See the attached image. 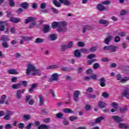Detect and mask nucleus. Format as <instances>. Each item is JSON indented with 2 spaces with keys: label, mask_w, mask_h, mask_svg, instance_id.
<instances>
[{
  "label": "nucleus",
  "mask_w": 129,
  "mask_h": 129,
  "mask_svg": "<svg viewBox=\"0 0 129 129\" xmlns=\"http://www.w3.org/2000/svg\"><path fill=\"white\" fill-rule=\"evenodd\" d=\"M95 57H96V55L94 53L89 54L88 56V59H92L93 58H95Z\"/></svg>",
  "instance_id": "obj_54"
},
{
  "label": "nucleus",
  "mask_w": 129,
  "mask_h": 129,
  "mask_svg": "<svg viewBox=\"0 0 129 129\" xmlns=\"http://www.w3.org/2000/svg\"><path fill=\"white\" fill-rule=\"evenodd\" d=\"M59 80V74L58 73H53L49 80V82H53V81H58Z\"/></svg>",
  "instance_id": "obj_7"
},
{
  "label": "nucleus",
  "mask_w": 129,
  "mask_h": 129,
  "mask_svg": "<svg viewBox=\"0 0 129 129\" xmlns=\"http://www.w3.org/2000/svg\"><path fill=\"white\" fill-rule=\"evenodd\" d=\"M26 73L28 76L30 75L32 76H35V75L41 76V71H40V70L37 69V68L33 64L28 65Z\"/></svg>",
  "instance_id": "obj_2"
},
{
  "label": "nucleus",
  "mask_w": 129,
  "mask_h": 129,
  "mask_svg": "<svg viewBox=\"0 0 129 129\" xmlns=\"http://www.w3.org/2000/svg\"><path fill=\"white\" fill-rule=\"evenodd\" d=\"M60 68V66L57 64H52L46 67L47 70H50L51 69H57Z\"/></svg>",
  "instance_id": "obj_21"
},
{
  "label": "nucleus",
  "mask_w": 129,
  "mask_h": 129,
  "mask_svg": "<svg viewBox=\"0 0 129 129\" xmlns=\"http://www.w3.org/2000/svg\"><path fill=\"white\" fill-rule=\"evenodd\" d=\"M32 125H33V123H29L28 124V125L25 126V128L26 129H31L32 128Z\"/></svg>",
  "instance_id": "obj_64"
},
{
  "label": "nucleus",
  "mask_w": 129,
  "mask_h": 129,
  "mask_svg": "<svg viewBox=\"0 0 129 129\" xmlns=\"http://www.w3.org/2000/svg\"><path fill=\"white\" fill-rule=\"evenodd\" d=\"M96 61H97V60L95 59L89 60H88V64H89V65H91L93 62H96Z\"/></svg>",
  "instance_id": "obj_51"
},
{
  "label": "nucleus",
  "mask_w": 129,
  "mask_h": 129,
  "mask_svg": "<svg viewBox=\"0 0 129 129\" xmlns=\"http://www.w3.org/2000/svg\"><path fill=\"white\" fill-rule=\"evenodd\" d=\"M63 112L64 113H75L74 111L68 108H66L62 110Z\"/></svg>",
  "instance_id": "obj_22"
},
{
  "label": "nucleus",
  "mask_w": 129,
  "mask_h": 129,
  "mask_svg": "<svg viewBox=\"0 0 129 129\" xmlns=\"http://www.w3.org/2000/svg\"><path fill=\"white\" fill-rule=\"evenodd\" d=\"M105 106H106V104H105V103L102 102V101H99V103H98L99 108H104Z\"/></svg>",
  "instance_id": "obj_25"
},
{
  "label": "nucleus",
  "mask_w": 129,
  "mask_h": 129,
  "mask_svg": "<svg viewBox=\"0 0 129 129\" xmlns=\"http://www.w3.org/2000/svg\"><path fill=\"white\" fill-rule=\"evenodd\" d=\"M25 91V89L17 90L16 92V98L19 100L22 99V98H23V96H22V93H24Z\"/></svg>",
  "instance_id": "obj_9"
},
{
  "label": "nucleus",
  "mask_w": 129,
  "mask_h": 129,
  "mask_svg": "<svg viewBox=\"0 0 129 129\" xmlns=\"http://www.w3.org/2000/svg\"><path fill=\"white\" fill-rule=\"evenodd\" d=\"M60 70L64 72H70V71H72V70H73V68L63 67L60 69Z\"/></svg>",
  "instance_id": "obj_23"
},
{
  "label": "nucleus",
  "mask_w": 129,
  "mask_h": 129,
  "mask_svg": "<svg viewBox=\"0 0 129 129\" xmlns=\"http://www.w3.org/2000/svg\"><path fill=\"white\" fill-rule=\"evenodd\" d=\"M103 119H104V118L102 116L99 117V118H96L95 119L96 123H99V122H100L101 120H103Z\"/></svg>",
  "instance_id": "obj_41"
},
{
  "label": "nucleus",
  "mask_w": 129,
  "mask_h": 129,
  "mask_svg": "<svg viewBox=\"0 0 129 129\" xmlns=\"http://www.w3.org/2000/svg\"><path fill=\"white\" fill-rule=\"evenodd\" d=\"M25 124L24 123H19L18 124L19 128H24L25 127Z\"/></svg>",
  "instance_id": "obj_60"
},
{
  "label": "nucleus",
  "mask_w": 129,
  "mask_h": 129,
  "mask_svg": "<svg viewBox=\"0 0 129 129\" xmlns=\"http://www.w3.org/2000/svg\"><path fill=\"white\" fill-rule=\"evenodd\" d=\"M49 39L50 41H55L57 40V36L56 34H51L49 36Z\"/></svg>",
  "instance_id": "obj_35"
},
{
  "label": "nucleus",
  "mask_w": 129,
  "mask_h": 129,
  "mask_svg": "<svg viewBox=\"0 0 129 129\" xmlns=\"http://www.w3.org/2000/svg\"><path fill=\"white\" fill-rule=\"evenodd\" d=\"M90 29H91V27H90V26L86 25L84 27L82 32H83V33H85V32H86L87 30H90Z\"/></svg>",
  "instance_id": "obj_44"
},
{
  "label": "nucleus",
  "mask_w": 129,
  "mask_h": 129,
  "mask_svg": "<svg viewBox=\"0 0 129 129\" xmlns=\"http://www.w3.org/2000/svg\"><path fill=\"white\" fill-rule=\"evenodd\" d=\"M90 52H96L97 51V48L96 47H92L90 48Z\"/></svg>",
  "instance_id": "obj_56"
},
{
  "label": "nucleus",
  "mask_w": 129,
  "mask_h": 129,
  "mask_svg": "<svg viewBox=\"0 0 129 129\" xmlns=\"http://www.w3.org/2000/svg\"><path fill=\"white\" fill-rule=\"evenodd\" d=\"M117 49H118V46L115 45H110L109 52L111 53H115Z\"/></svg>",
  "instance_id": "obj_17"
},
{
  "label": "nucleus",
  "mask_w": 129,
  "mask_h": 129,
  "mask_svg": "<svg viewBox=\"0 0 129 129\" xmlns=\"http://www.w3.org/2000/svg\"><path fill=\"white\" fill-rule=\"evenodd\" d=\"M87 74H92L93 73V70L91 69H89L86 71Z\"/></svg>",
  "instance_id": "obj_62"
},
{
  "label": "nucleus",
  "mask_w": 129,
  "mask_h": 129,
  "mask_svg": "<svg viewBox=\"0 0 129 129\" xmlns=\"http://www.w3.org/2000/svg\"><path fill=\"white\" fill-rule=\"evenodd\" d=\"M97 8L99 12H104V11H106L107 10L106 7L103 5L102 3L99 4L97 6Z\"/></svg>",
  "instance_id": "obj_11"
},
{
  "label": "nucleus",
  "mask_w": 129,
  "mask_h": 129,
  "mask_svg": "<svg viewBox=\"0 0 129 129\" xmlns=\"http://www.w3.org/2000/svg\"><path fill=\"white\" fill-rule=\"evenodd\" d=\"M14 114V112L12 111H7L6 113L5 116L4 117L6 120H10L11 119V115Z\"/></svg>",
  "instance_id": "obj_10"
},
{
  "label": "nucleus",
  "mask_w": 129,
  "mask_h": 129,
  "mask_svg": "<svg viewBox=\"0 0 129 129\" xmlns=\"http://www.w3.org/2000/svg\"><path fill=\"white\" fill-rule=\"evenodd\" d=\"M112 40V37L111 36H109L108 38H106L104 41V43L106 45H109V42H110Z\"/></svg>",
  "instance_id": "obj_27"
},
{
  "label": "nucleus",
  "mask_w": 129,
  "mask_h": 129,
  "mask_svg": "<svg viewBox=\"0 0 129 129\" xmlns=\"http://www.w3.org/2000/svg\"><path fill=\"white\" fill-rule=\"evenodd\" d=\"M6 99H7V95H2L0 99V104H4V103H5V101H6Z\"/></svg>",
  "instance_id": "obj_26"
},
{
  "label": "nucleus",
  "mask_w": 129,
  "mask_h": 129,
  "mask_svg": "<svg viewBox=\"0 0 129 129\" xmlns=\"http://www.w3.org/2000/svg\"><path fill=\"white\" fill-rule=\"evenodd\" d=\"M51 28L52 29H56L57 32L59 33H65L67 32V22L62 21L61 22H53L51 24Z\"/></svg>",
  "instance_id": "obj_1"
},
{
  "label": "nucleus",
  "mask_w": 129,
  "mask_h": 129,
  "mask_svg": "<svg viewBox=\"0 0 129 129\" xmlns=\"http://www.w3.org/2000/svg\"><path fill=\"white\" fill-rule=\"evenodd\" d=\"M127 81H128L127 76L124 77L123 78L121 79L120 80V82H121V83H125V82H127Z\"/></svg>",
  "instance_id": "obj_46"
},
{
  "label": "nucleus",
  "mask_w": 129,
  "mask_h": 129,
  "mask_svg": "<svg viewBox=\"0 0 129 129\" xmlns=\"http://www.w3.org/2000/svg\"><path fill=\"white\" fill-rule=\"evenodd\" d=\"M77 46L78 47H84V46H85V44L82 41H80L78 43Z\"/></svg>",
  "instance_id": "obj_48"
},
{
  "label": "nucleus",
  "mask_w": 129,
  "mask_h": 129,
  "mask_svg": "<svg viewBox=\"0 0 129 129\" xmlns=\"http://www.w3.org/2000/svg\"><path fill=\"white\" fill-rule=\"evenodd\" d=\"M31 118H32V116H31L29 114L24 115L23 116V118L24 119H25V120H29V119H31Z\"/></svg>",
  "instance_id": "obj_45"
},
{
  "label": "nucleus",
  "mask_w": 129,
  "mask_h": 129,
  "mask_svg": "<svg viewBox=\"0 0 129 129\" xmlns=\"http://www.w3.org/2000/svg\"><path fill=\"white\" fill-rule=\"evenodd\" d=\"M31 97H32V96L30 95L26 96L25 102H26V103H28L30 101V99H31Z\"/></svg>",
  "instance_id": "obj_53"
},
{
  "label": "nucleus",
  "mask_w": 129,
  "mask_h": 129,
  "mask_svg": "<svg viewBox=\"0 0 129 129\" xmlns=\"http://www.w3.org/2000/svg\"><path fill=\"white\" fill-rule=\"evenodd\" d=\"M68 48L67 47V45H60V50L61 52H64V51H66Z\"/></svg>",
  "instance_id": "obj_38"
},
{
  "label": "nucleus",
  "mask_w": 129,
  "mask_h": 129,
  "mask_svg": "<svg viewBox=\"0 0 129 129\" xmlns=\"http://www.w3.org/2000/svg\"><path fill=\"white\" fill-rule=\"evenodd\" d=\"M99 68V63H95L93 65V69L94 70H96L97 69H98Z\"/></svg>",
  "instance_id": "obj_52"
},
{
  "label": "nucleus",
  "mask_w": 129,
  "mask_h": 129,
  "mask_svg": "<svg viewBox=\"0 0 129 129\" xmlns=\"http://www.w3.org/2000/svg\"><path fill=\"white\" fill-rule=\"evenodd\" d=\"M80 50L81 52H82V53H84L85 54L88 53V50L86 49V48H81Z\"/></svg>",
  "instance_id": "obj_55"
},
{
  "label": "nucleus",
  "mask_w": 129,
  "mask_h": 129,
  "mask_svg": "<svg viewBox=\"0 0 129 129\" xmlns=\"http://www.w3.org/2000/svg\"><path fill=\"white\" fill-rule=\"evenodd\" d=\"M74 55L75 57H76L77 58H80V57H82V54H81L80 49H76L74 52Z\"/></svg>",
  "instance_id": "obj_19"
},
{
  "label": "nucleus",
  "mask_w": 129,
  "mask_h": 129,
  "mask_svg": "<svg viewBox=\"0 0 129 129\" xmlns=\"http://www.w3.org/2000/svg\"><path fill=\"white\" fill-rule=\"evenodd\" d=\"M44 39L43 38H36L34 43H36V44H40L42 43H44Z\"/></svg>",
  "instance_id": "obj_28"
},
{
  "label": "nucleus",
  "mask_w": 129,
  "mask_h": 129,
  "mask_svg": "<svg viewBox=\"0 0 129 129\" xmlns=\"http://www.w3.org/2000/svg\"><path fill=\"white\" fill-rule=\"evenodd\" d=\"M10 21V22H12V23H14V24H18V23H20L21 21V19L19 18L11 17Z\"/></svg>",
  "instance_id": "obj_18"
},
{
  "label": "nucleus",
  "mask_w": 129,
  "mask_h": 129,
  "mask_svg": "<svg viewBox=\"0 0 129 129\" xmlns=\"http://www.w3.org/2000/svg\"><path fill=\"white\" fill-rule=\"evenodd\" d=\"M21 7L24 10H26L29 8V4L26 2L22 3L21 4Z\"/></svg>",
  "instance_id": "obj_32"
},
{
  "label": "nucleus",
  "mask_w": 129,
  "mask_h": 129,
  "mask_svg": "<svg viewBox=\"0 0 129 129\" xmlns=\"http://www.w3.org/2000/svg\"><path fill=\"white\" fill-rule=\"evenodd\" d=\"M121 97H125L126 99H129V88H125L122 92L121 93Z\"/></svg>",
  "instance_id": "obj_6"
},
{
  "label": "nucleus",
  "mask_w": 129,
  "mask_h": 129,
  "mask_svg": "<svg viewBox=\"0 0 129 129\" xmlns=\"http://www.w3.org/2000/svg\"><path fill=\"white\" fill-rule=\"evenodd\" d=\"M50 126L49 125H46L45 124H41L38 127V129H49Z\"/></svg>",
  "instance_id": "obj_29"
},
{
  "label": "nucleus",
  "mask_w": 129,
  "mask_h": 129,
  "mask_svg": "<svg viewBox=\"0 0 129 129\" xmlns=\"http://www.w3.org/2000/svg\"><path fill=\"white\" fill-rule=\"evenodd\" d=\"M87 97H88V98L95 99V98H96V95L92 94H87Z\"/></svg>",
  "instance_id": "obj_39"
},
{
  "label": "nucleus",
  "mask_w": 129,
  "mask_h": 129,
  "mask_svg": "<svg viewBox=\"0 0 129 129\" xmlns=\"http://www.w3.org/2000/svg\"><path fill=\"white\" fill-rule=\"evenodd\" d=\"M119 127L120 128H128V126L126 125V124L124 123H119Z\"/></svg>",
  "instance_id": "obj_31"
},
{
  "label": "nucleus",
  "mask_w": 129,
  "mask_h": 129,
  "mask_svg": "<svg viewBox=\"0 0 129 129\" xmlns=\"http://www.w3.org/2000/svg\"><path fill=\"white\" fill-rule=\"evenodd\" d=\"M21 86H22L21 84H15L12 85V87L13 89H19Z\"/></svg>",
  "instance_id": "obj_33"
},
{
  "label": "nucleus",
  "mask_w": 129,
  "mask_h": 129,
  "mask_svg": "<svg viewBox=\"0 0 129 129\" xmlns=\"http://www.w3.org/2000/svg\"><path fill=\"white\" fill-rule=\"evenodd\" d=\"M35 21H37V18L33 17H29L25 20V24H29V23H33L35 22Z\"/></svg>",
  "instance_id": "obj_15"
},
{
  "label": "nucleus",
  "mask_w": 129,
  "mask_h": 129,
  "mask_svg": "<svg viewBox=\"0 0 129 129\" xmlns=\"http://www.w3.org/2000/svg\"><path fill=\"white\" fill-rule=\"evenodd\" d=\"M78 119V117L76 116H71L69 117V120L71 121H74V120H76Z\"/></svg>",
  "instance_id": "obj_42"
},
{
  "label": "nucleus",
  "mask_w": 129,
  "mask_h": 129,
  "mask_svg": "<svg viewBox=\"0 0 129 129\" xmlns=\"http://www.w3.org/2000/svg\"><path fill=\"white\" fill-rule=\"evenodd\" d=\"M102 4L105 6H110V5H111V2L109 0H107L102 2Z\"/></svg>",
  "instance_id": "obj_43"
},
{
  "label": "nucleus",
  "mask_w": 129,
  "mask_h": 129,
  "mask_svg": "<svg viewBox=\"0 0 129 129\" xmlns=\"http://www.w3.org/2000/svg\"><path fill=\"white\" fill-rule=\"evenodd\" d=\"M127 110V109L126 108H120L119 109V111H120V112H121V113H123V112H125V111Z\"/></svg>",
  "instance_id": "obj_57"
},
{
  "label": "nucleus",
  "mask_w": 129,
  "mask_h": 129,
  "mask_svg": "<svg viewBox=\"0 0 129 129\" xmlns=\"http://www.w3.org/2000/svg\"><path fill=\"white\" fill-rule=\"evenodd\" d=\"M45 8H47V4L46 3H42L40 4V9L44 10Z\"/></svg>",
  "instance_id": "obj_50"
},
{
  "label": "nucleus",
  "mask_w": 129,
  "mask_h": 129,
  "mask_svg": "<svg viewBox=\"0 0 129 129\" xmlns=\"http://www.w3.org/2000/svg\"><path fill=\"white\" fill-rule=\"evenodd\" d=\"M22 39L20 40V44H24V41H31L34 37H27V36H21Z\"/></svg>",
  "instance_id": "obj_12"
},
{
  "label": "nucleus",
  "mask_w": 129,
  "mask_h": 129,
  "mask_svg": "<svg viewBox=\"0 0 129 129\" xmlns=\"http://www.w3.org/2000/svg\"><path fill=\"white\" fill-rule=\"evenodd\" d=\"M74 46V43H73V41H70L68 45H67V47L68 49H71Z\"/></svg>",
  "instance_id": "obj_40"
},
{
  "label": "nucleus",
  "mask_w": 129,
  "mask_h": 129,
  "mask_svg": "<svg viewBox=\"0 0 129 129\" xmlns=\"http://www.w3.org/2000/svg\"><path fill=\"white\" fill-rule=\"evenodd\" d=\"M111 118H112V119H113L115 122H117L118 123H119V122H121V121H123L122 118L118 116H112Z\"/></svg>",
  "instance_id": "obj_14"
},
{
  "label": "nucleus",
  "mask_w": 129,
  "mask_h": 129,
  "mask_svg": "<svg viewBox=\"0 0 129 129\" xmlns=\"http://www.w3.org/2000/svg\"><path fill=\"white\" fill-rule=\"evenodd\" d=\"M7 26H9V24L7 21H0V31L1 32H4L6 30V27Z\"/></svg>",
  "instance_id": "obj_8"
},
{
  "label": "nucleus",
  "mask_w": 129,
  "mask_h": 129,
  "mask_svg": "<svg viewBox=\"0 0 129 129\" xmlns=\"http://www.w3.org/2000/svg\"><path fill=\"white\" fill-rule=\"evenodd\" d=\"M53 4L55 7H57V8H60V7H61V4L57 1V0H53Z\"/></svg>",
  "instance_id": "obj_36"
},
{
  "label": "nucleus",
  "mask_w": 129,
  "mask_h": 129,
  "mask_svg": "<svg viewBox=\"0 0 129 129\" xmlns=\"http://www.w3.org/2000/svg\"><path fill=\"white\" fill-rule=\"evenodd\" d=\"M60 4H63L65 6H70V2L68 0H58Z\"/></svg>",
  "instance_id": "obj_30"
},
{
  "label": "nucleus",
  "mask_w": 129,
  "mask_h": 129,
  "mask_svg": "<svg viewBox=\"0 0 129 129\" xmlns=\"http://www.w3.org/2000/svg\"><path fill=\"white\" fill-rule=\"evenodd\" d=\"M66 79L67 81H72V77L68 75H66Z\"/></svg>",
  "instance_id": "obj_61"
},
{
  "label": "nucleus",
  "mask_w": 129,
  "mask_h": 129,
  "mask_svg": "<svg viewBox=\"0 0 129 129\" xmlns=\"http://www.w3.org/2000/svg\"><path fill=\"white\" fill-rule=\"evenodd\" d=\"M44 104V98H43V96L39 95V105L42 106Z\"/></svg>",
  "instance_id": "obj_37"
},
{
  "label": "nucleus",
  "mask_w": 129,
  "mask_h": 129,
  "mask_svg": "<svg viewBox=\"0 0 129 129\" xmlns=\"http://www.w3.org/2000/svg\"><path fill=\"white\" fill-rule=\"evenodd\" d=\"M102 96L104 97V98H107L109 96V94L106 92H104L103 94L102 95Z\"/></svg>",
  "instance_id": "obj_58"
},
{
  "label": "nucleus",
  "mask_w": 129,
  "mask_h": 129,
  "mask_svg": "<svg viewBox=\"0 0 129 129\" xmlns=\"http://www.w3.org/2000/svg\"><path fill=\"white\" fill-rule=\"evenodd\" d=\"M5 128L6 129H11L13 128V125H12L11 124H7L5 126Z\"/></svg>",
  "instance_id": "obj_63"
},
{
  "label": "nucleus",
  "mask_w": 129,
  "mask_h": 129,
  "mask_svg": "<svg viewBox=\"0 0 129 129\" xmlns=\"http://www.w3.org/2000/svg\"><path fill=\"white\" fill-rule=\"evenodd\" d=\"M51 31V27H50V25H44L43 32L44 34H47V33H49Z\"/></svg>",
  "instance_id": "obj_16"
},
{
  "label": "nucleus",
  "mask_w": 129,
  "mask_h": 129,
  "mask_svg": "<svg viewBox=\"0 0 129 129\" xmlns=\"http://www.w3.org/2000/svg\"><path fill=\"white\" fill-rule=\"evenodd\" d=\"M80 94H81V92H80V91L79 90H76L74 92L73 97L75 102H78V100H79V96Z\"/></svg>",
  "instance_id": "obj_4"
},
{
  "label": "nucleus",
  "mask_w": 129,
  "mask_h": 129,
  "mask_svg": "<svg viewBox=\"0 0 129 129\" xmlns=\"http://www.w3.org/2000/svg\"><path fill=\"white\" fill-rule=\"evenodd\" d=\"M94 90L93 88L92 87H89L86 90V95L87 96V94H89V93H92V92H93Z\"/></svg>",
  "instance_id": "obj_34"
},
{
  "label": "nucleus",
  "mask_w": 129,
  "mask_h": 129,
  "mask_svg": "<svg viewBox=\"0 0 129 129\" xmlns=\"http://www.w3.org/2000/svg\"><path fill=\"white\" fill-rule=\"evenodd\" d=\"M9 6L10 7H15V6H16L14 0H9Z\"/></svg>",
  "instance_id": "obj_49"
},
{
  "label": "nucleus",
  "mask_w": 129,
  "mask_h": 129,
  "mask_svg": "<svg viewBox=\"0 0 129 129\" xmlns=\"http://www.w3.org/2000/svg\"><path fill=\"white\" fill-rule=\"evenodd\" d=\"M99 24H101L102 25H104L105 27H107L108 26V21L106 20L100 19L98 21Z\"/></svg>",
  "instance_id": "obj_20"
},
{
  "label": "nucleus",
  "mask_w": 129,
  "mask_h": 129,
  "mask_svg": "<svg viewBox=\"0 0 129 129\" xmlns=\"http://www.w3.org/2000/svg\"><path fill=\"white\" fill-rule=\"evenodd\" d=\"M121 97H125L126 99H129V88H125L122 92L121 93Z\"/></svg>",
  "instance_id": "obj_5"
},
{
  "label": "nucleus",
  "mask_w": 129,
  "mask_h": 129,
  "mask_svg": "<svg viewBox=\"0 0 129 129\" xmlns=\"http://www.w3.org/2000/svg\"><path fill=\"white\" fill-rule=\"evenodd\" d=\"M99 85L101 87H105V86L106 85V79L104 78H101L99 80Z\"/></svg>",
  "instance_id": "obj_13"
},
{
  "label": "nucleus",
  "mask_w": 129,
  "mask_h": 129,
  "mask_svg": "<svg viewBox=\"0 0 129 129\" xmlns=\"http://www.w3.org/2000/svg\"><path fill=\"white\" fill-rule=\"evenodd\" d=\"M55 117L56 118H62V117H63V113L59 112L56 114Z\"/></svg>",
  "instance_id": "obj_47"
},
{
  "label": "nucleus",
  "mask_w": 129,
  "mask_h": 129,
  "mask_svg": "<svg viewBox=\"0 0 129 129\" xmlns=\"http://www.w3.org/2000/svg\"><path fill=\"white\" fill-rule=\"evenodd\" d=\"M7 72L8 73H9V74H12V75L19 74V72L16 71V69L9 70Z\"/></svg>",
  "instance_id": "obj_24"
},
{
  "label": "nucleus",
  "mask_w": 129,
  "mask_h": 129,
  "mask_svg": "<svg viewBox=\"0 0 129 129\" xmlns=\"http://www.w3.org/2000/svg\"><path fill=\"white\" fill-rule=\"evenodd\" d=\"M51 10L54 14H58V13H59V11L55 8H51Z\"/></svg>",
  "instance_id": "obj_59"
},
{
  "label": "nucleus",
  "mask_w": 129,
  "mask_h": 129,
  "mask_svg": "<svg viewBox=\"0 0 129 129\" xmlns=\"http://www.w3.org/2000/svg\"><path fill=\"white\" fill-rule=\"evenodd\" d=\"M11 40L10 37H9L7 35H3L1 38V40L3 41L2 43V46L3 48H9L10 46L9 45V43L8 42Z\"/></svg>",
  "instance_id": "obj_3"
}]
</instances>
